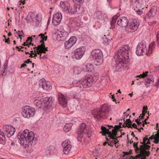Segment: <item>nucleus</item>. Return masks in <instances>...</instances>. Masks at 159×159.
<instances>
[{
  "label": "nucleus",
  "mask_w": 159,
  "mask_h": 159,
  "mask_svg": "<svg viewBox=\"0 0 159 159\" xmlns=\"http://www.w3.org/2000/svg\"><path fill=\"white\" fill-rule=\"evenodd\" d=\"M129 50V47L128 45L121 47L117 53L116 59L112 63V66L117 70L121 68L123 66V65L128 62Z\"/></svg>",
  "instance_id": "obj_1"
},
{
  "label": "nucleus",
  "mask_w": 159,
  "mask_h": 159,
  "mask_svg": "<svg viewBox=\"0 0 159 159\" xmlns=\"http://www.w3.org/2000/svg\"><path fill=\"white\" fill-rule=\"evenodd\" d=\"M19 142L22 145L29 143L31 146L35 145L37 142V139L34 137L33 132H29L28 129L25 130L22 133H19L17 135Z\"/></svg>",
  "instance_id": "obj_2"
},
{
  "label": "nucleus",
  "mask_w": 159,
  "mask_h": 159,
  "mask_svg": "<svg viewBox=\"0 0 159 159\" xmlns=\"http://www.w3.org/2000/svg\"><path fill=\"white\" fill-rule=\"evenodd\" d=\"M39 93H36V98H37L34 101V104L38 107L43 108L44 110L50 109L52 108V105L53 103V98L52 97H46L41 98L40 97L38 96Z\"/></svg>",
  "instance_id": "obj_3"
},
{
  "label": "nucleus",
  "mask_w": 159,
  "mask_h": 159,
  "mask_svg": "<svg viewBox=\"0 0 159 159\" xmlns=\"http://www.w3.org/2000/svg\"><path fill=\"white\" fill-rule=\"evenodd\" d=\"M109 108L106 104H103L99 109H95L92 111V114L95 119H105L108 116Z\"/></svg>",
  "instance_id": "obj_4"
},
{
  "label": "nucleus",
  "mask_w": 159,
  "mask_h": 159,
  "mask_svg": "<svg viewBox=\"0 0 159 159\" xmlns=\"http://www.w3.org/2000/svg\"><path fill=\"white\" fill-rule=\"evenodd\" d=\"M78 134V139L79 141L81 142L83 134H86L87 137L89 138L91 136V131L89 129V126H87L84 123H81L79 128L77 131Z\"/></svg>",
  "instance_id": "obj_5"
},
{
  "label": "nucleus",
  "mask_w": 159,
  "mask_h": 159,
  "mask_svg": "<svg viewBox=\"0 0 159 159\" xmlns=\"http://www.w3.org/2000/svg\"><path fill=\"white\" fill-rule=\"evenodd\" d=\"M92 56L94 60L95 65L98 66L102 64L103 62L102 53L99 49H96L93 51Z\"/></svg>",
  "instance_id": "obj_6"
},
{
  "label": "nucleus",
  "mask_w": 159,
  "mask_h": 159,
  "mask_svg": "<svg viewBox=\"0 0 159 159\" xmlns=\"http://www.w3.org/2000/svg\"><path fill=\"white\" fill-rule=\"evenodd\" d=\"M136 53L138 56L146 55L149 56L145 42L139 43L136 48Z\"/></svg>",
  "instance_id": "obj_7"
},
{
  "label": "nucleus",
  "mask_w": 159,
  "mask_h": 159,
  "mask_svg": "<svg viewBox=\"0 0 159 159\" xmlns=\"http://www.w3.org/2000/svg\"><path fill=\"white\" fill-rule=\"evenodd\" d=\"M35 110L29 106H25L22 109L21 114L25 117L30 118L33 116L35 113Z\"/></svg>",
  "instance_id": "obj_8"
},
{
  "label": "nucleus",
  "mask_w": 159,
  "mask_h": 159,
  "mask_svg": "<svg viewBox=\"0 0 159 159\" xmlns=\"http://www.w3.org/2000/svg\"><path fill=\"white\" fill-rule=\"evenodd\" d=\"M101 129L102 130L101 133L102 134V135L104 136L106 134H107L109 135L108 137L110 138V139L117 140V139L115 137L117 135V131L116 129H112V132L109 131V129H107L106 128L102 126L101 127Z\"/></svg>",
  "instance_id": "obj_9"
},
{
  "label": "nucleus",
  "mask_w": 159,
  "mask_h": 159,
  "mask_svg": "<svg viewBox=\"0 0 159 159\" xmlns=\"http://www.w3.org/2000/svg\"><path fill=\"white\" fill-rule=\"evenodd\" d=\"M139 26V22L134 19L129 21L126 30L130 32H133L136 30Z\"/></svg>",
  "instance_id": "obj_10"
},
{
  "label": "nucleus",
  "mask_w": 159,
  "mask_h": 159,
  "mask_svg": "<svg viewBox=\"0 0 159 159\" xmlns=\"http://www.w3.org/2000/svg\"><path fill=\"white\" fill-rule=\"evenodd\" d=\"M3 130L8 137L10 138L12 136L15 132L14 127L11 125H6L3 127Z\"/></svg>",
  "instance_id": "obj_11"
},
{
  "label": "nucleus",
  "mask_w": 159,
  "mask_h": 159,
  "mask_svg": "<svg viewBox=\"0 0 159 159\" xmlns=\"http://www.w3.org/2000/svg\"><path fill=\"white\" fill-rule=\"evenodd\" d=\"M85 51L84 47H80L74 50V53L75 57L77 59H79L84 55Z\"/></svg>",
  "instance_id": "obj_12"
},
{
  "label": "nucleus",
  "mask_w": 159,
  "mask_h": 159,
  "mask_svg": "<svg viewBox=\"0 0 159 159\" xmlns=\"http://www.w3.org/2000/svg\"><path fill=\"white\" fill-rule=\"evenodd\" d=\"M150 146L149 145H141L140 146V148L141 149V155H142L141 159H145V156H148L150 154L149 151H146V149H148L150 148Z\"/></svg>",
  "instance_id": "obj_13"
},
{
  "label": "nucleus",
  "mask_w": 159,
  "mask_h": 159,
  "mask_svg": "<svg viewBox=\"0 0 159 159\" xmlns=\"http://www.w3.org/2000/svg\"><path fill=\"white\" fill-rule=\"evenodd\" d=\"M61 14L60 12L55 13L53 15L52 20V23L54 25H57L59 24L62 19Z\"/></svg>",
  "instance_id": "obj_14"
},
{
  "label": "nucleus",
  "mask_w": 159,
  "mask_h": 159,
  "mask_svg": "<svg viewBox=\"0 0 159 159\" xmlns=\"http://www.w3.org/2000/svg\"><path fill=\"white\" fill-rule=\"evenodd\" d=\"M128 22V19L126 17H122L118 20L117 24L121 27H127Z\"/></svg>",
  "instance_id": "obj_15"
},
{
  "label": "nucleus",
  "mask_w": 159,
  "mask_h": 159,
  "mask_svg": "<svg viewBox=\"0 0 159 159\" xmlns=\"http://www.w3.org/2000/svg\"><path fill=\"white\" fill-rule=\"evenodd\" d=\"M158 10H159L158 7L155 6L152 7L146 14V16L149 18L152 17L156 15Z\"/></svg>",
  "instance_id": "obj_16"
},
{
  "label": "nucleus",
  "mask_w": 159,
  "mask_h": 159,
  "mask_svg": "<svg viewBox=\"0 0 159 159\" xmlns=\"http://www.w3.org/2000/svg\"><path fill=\"white\" fill-rule=\"evenodd\" d=\"M39 86L42 87L44 90H50L52 89V86L49 82L46 81H43L39 84Z\"/></svg>",
  "instance_id": "obj_17"
},
{
  "label": "nucleus",
  "mask_w": 159,
  "mask_h": 159,
  "mask_svg": "<svg viewBox=\"0 0 159 159\" xmlns=\"http://www.w3.org/2000/svg\"><path fill=\"white\" fill-rule=\"evenodd\" d=\"M40 42L41 43V44L40 45H39L37 47V52H36L38 54H40V56H41L42 53H45L46 52L44 50H43L42 49L43 47H44V43L42 40H40Z\"/></svg>",
  "instance_id": "obj_18"
},
{
  "label": "nucleus",
  "mask_w": 159,
  "mask_h": 159,
  "mask_svg": "<svg viewBox=\"0 0 159 159\" xmlns=\"http://www.w3.org/2000/svg\"><path fill=\"white\" fill-rule=\"evenodd\" d=\"M59 103L64 107L66 106L67 104V99L64 96L61 94V96L59 97Z\"/></svg>",
  "instance_id": "obj_19"
},
{
  "label": "nucleus",
  "mask_w": 159,
  "mask_h": 159,
  "mask_svg": "<svg viewBox=\"0 0 159 159\" xmlns=\"http://www.w3.org/2000/svg\"><path fill=\"white\" fill-rule=\"evenodd\" d=\"M69 4L66 1H61L60 3V6L63 11L65 12H67L68 10Z\"/></svg>",
  "instance_id": "obj_20"
},
{
  "label": "nucleus",
  "mask_w": 159,
  "mask_h": 159,
  "mask_svg": "<svg viewBox=\"0 0 159 159\" xmlns=\"http://www.w3.org/2000/svg\"><path fill=\"white\" fill-rule=\"evenodd\" d=\"M84 70L85 71H92L93 67L92 64H88L84 66Z\"/></svg>",
  "instance_id": "obj_21"
},
{
  "label": "nucleus",
  "mask_w": 159,
  "mask_h": 159,
  "mask_svg": "<svg viewBox=\"0 0 159 159\" xmlns=\"http://www.w3.org/2000/svg\"><path fill=\"white\" fill-rule=\"evenodd\" d=\"M66 13H70L71 14H75L76 13V5L75 4L73 6L68 8V10Z\"/></svg>",
  "instance_id": "obj_22"
},
{
  "label": "nucleus",
  "mask_w": 159,
  "mask_h": 159,
  "mask_svg": "<svg viewBox=\"0 0 159 159\" xmlns=\"http://www.w3.org/2000/svg\"><path fill=\"white\" fill-rule=\"evenodd\" d=\"M6 143V139L4 133L0 130V144L4 145Z\"/></svg>",
  "instance_id": "obj_23"
},
{
  "label": "nucleus",
  "mask_w": 159,
  "mask_h": 159,
  "mask_svg": "<svg viewBox=\"0 0 159 159\" xmlns=\"http://www.w3.org/2000/svg\"><path fill=\"white\" fill-rule=\"evenodd\" d=\"M72 125V124L71 123L66 124L63 128L64 131L66 132L69 131L71 129Z\"/></svg>",
  "instance_id": "obj_24"
},
{
  "label": "nucleus",
  "mask_w": 159,
  "mask_h": 159,
  "mask_svg": "<svg viewBox=\"0 0 159 159\" xmlns=\"http://www.w3.org/2000/svg\"><path fill=\"white\" fill-rule=\"evenodd\" d=\"M155 46V43L154 42H152L151 43L149 46V49L148 51V53L149 54V56L150 54L152 52V50L154 49Z\"/></svg>",
  "instance_id": "obj_25"
},
{
  "label": "nucleus",
  "mask_w": 159,
  "mask_h": 159,
  "mask_svg": "<svg viewBox=\"0 0 159 159\" xmlns=\"http://www.w3.org/2000/svg\"><path fill=\"white\" fill-rule=\"evenodd\" d=\"M119 17V16L117 15L114 16L112 18V20L111 22V26L110 27L112 29H114L115 28V24L116 23V19Z\"/></svg>",
  "instance_id": "obj_26"
},
{
  "label": "nucleus",
  "mask_w": 159,
  "mask_h": 159,
  "mask_svg": "<svg viewBox=\"0 0 159 159\" xmlns=\"http://www.w3.org/2000/svg\"><path fill=\"white\" fill-rule=\"evenodd\" d=\"M81 84L84 88L89 87L92 85L91 83H89L88 81L85 80L82 81Z\"/></svg>",
  "instance_id": "obj_27"
},
{
  "label": "nucleus",
  "mask_w": 159,
  "mask_h": 159,
  "mask_svg": "<svg viewBox=\"0 0 159 159\" xmlns=\"http://www.w3.org/2000/svg\"><path fill=\"white\" fill-rule=\"evenodd\" d=\"M84 80H86L89 83H90L92 84L93 81V78L91 75H87L85 76Z\"/></svg>",
  "instance_id": "obj_28"
},
{
  "label": "nucleus",
  "mask_w": 159,
  "mask_h": 159,
  "mask_svg": "<svg viewBox=\"0 0 159 159\" xmlns=\"http://www.w3.org/2000/svg\"><path fill=\"white\" fill-rule=\"evenodd\" d=\"M154 80L151 78V77H148L147 80L146 81L145 85L148 87L150 85V84H151L153 82Z\"/></svg>",
  "instance_id": "obj_29"
},
{
  "label": "nucleus",
  "mask_w": 159,
  "mask_h": 159,
  "mask_svg": "<svg viewBox=\"0 0 159 159\" xmlns=\"http://www.w3.org/2000/svg\"><path fill=\"white\" fill-rule=\"evenodd\" d=\"M71 148V145H68L67 146V147L65 148H63V151L65 154H68L70 151Z\"/></svg>",
  "instance_id": "obj_30"
},
{
  "label": "nucleus",
  "mask_w": 159,
  "mask_h": 159,
  "mask_svg": "<svg viewBox=\"0 0 159 159\" xmlns=\"http://www.w3.org/2000/svg\"><path fill=\"white\" fill-rule=\"evenodd\" d=\"M83 11V8L82 7L78 6L76 5V13L80 14Z\"/></svg>",
  "instance_id": "obj_31"
},
{
  "label": "nucleus",
  "mask_w": 159,
  "mask_h": 159,
  "mask_svg": "<svg viewBox=\"0 0 159 159\" xmlns=\"http://www.w3.org/2000/svg\"><path fill=\"white\" fill-rule=\"evenodd\" d=\"M116 140H109V143H108V144L109 146H110L111 147H112L113 145H112L113 144H115V146L116 147H118L119 146L118 145H117V143H118V141H117V142H116Z\"/></svg>",
  "instance_id": "obj_32"
},
{
  "label": "nucleus",
  "mask_w": 159,
  "mask_h": 159,
  "mask_svg": "<svg viewBox=\"0 0 159 159\" xmlns=\"http://www.w3.org/2000/svg\"><path fill=\"white\" fill-rule=\"evenodd\" d=\"M77 40V39L75 37L73 36L70 37L69 39V40L71 43V44L73 45L75 43Z\"/></svg>",
  "instance_id": "obj_33"
},
{
  "label": "nucleus",
  "mask_w": 159,
  "mask_h": 159,
  "mask_svg": "<svg viewBox=\"0 0 159 159\" xmlns=\"http://www.w3.org/2000/svg\"><path fill=\"white\" fill-rule=\"evenodd\" d=\"M64 45L65 48L66 49L69 48L73 46L69 40L65 42Z\"/></svg>",
  "instance_id": "obj_34"
},
{
  "label": "nucleus",
  "mask_w": 159,
  "mask_h": 159,
  "mask_svg": "<svg viewBox=\"0 0 159 159\" xmlns=\"http://www.w3.org/2000/svg\"><path fill=\"white\" fill-rule=\"evenodd\" d=\"M73 72L74 74L75 75L79 74L80 73V69L79 67H76L74 68Z\"/></svg>",
  "instance_id": "obj_35"
},
{
  "label": "nucleus",
  "mask_w": 159,
  "mask_h": 159,
  "mask_svg": "<svg viewBox=\"0 0 159 159\" xmlns=\"http://www.w3.org/2000/svg\"><path fill=\"white\" fill-rule=\"evenodd\" d=\"M110 42V40L109 39L106 37L103 39V42L105 45H107L109 44Z\"/></svg>",
  "instance_id": "obj_36"
},
{
  "label": "nucleus",
  "mask_w": 159,
  "mask_h": 159,
  "mask_svg": "<svg viewBox=\"0 0 159 159\" xmlns=\"http://www.w3.org/2000/svg\"><path fill=\"white\" fill-rule=\"evenodd\" d=\"M70 142L69 141H65L63 142L61 144L62 147L63 148H65L67 147L68 145H70L69 144Z\"/></svg>",
  "instance_id": "obj_37"
},
{
  "label": "nucleus",
  "mask_w": 159,
  "mask_h": 159,
  "mask_svg": "<svg viewBox=\"0 0 159 159\" xmlns=\"http://www.w3.org/2000/svg\"><path fill=\"white\" fill-rule=\"evenodd\" d=\"M75 3L78 5L82 4L84 2V0H72Z\"/></svg>",
  "instance_id": "obj_38"
},
{
  "label": "nucleus",
  "mask_w": 159,
  "mask_h": 159,
  "mask_svg": "<svg viewBox=\"0 0 159 159\" xmlns=\"http://www.w3.org/2000/svg\"><path fill=\"white\" fill-rule=\"evenodd\" d=\"M41 36V38L42 39V40H41L43 41H43H46L47 40V36H46L45 37L44 36V34H41L38 35L39 37Z\"/></svg>",
  "instance_id": "obj_39"
},
{
  "label": "nucleus",
  "mask_w": 159,
  "mask_h": 159,
  "mask_svg": "<svg viewBox=\"0 0 159 159\" xmlns=\"http://www.w3.org/2000/svg\"><path fill=\"white\" fill-rule=\"evenodd\" d=\"M148 73V71H146L145 72H143L142 75H137L136 77H139L140 78H143L147 76V74Z\"/></svg>",
  "instance_id": "obj_40"
},
{
  "label": "nucleus",
  "mask_w": 159,
  "mask_h": 159,
  "mask_svg": "<svg viewBox=\"0 0 159 159\" xmlns=\"http://www.w3.org/2000/svg\"><path fill=\"white\" fill-rule=\"evenodd\" d=\"M134 10L136 13L138 15H141L143 13V10L141 9H138L136 10L134 9Z\"/></svg>",
  "instance_id": "obj_41"
},
{
  "label": "nucleus",
  "mask_w": 159,
  "mask_h": 159,
  "mask_svg": "<svg viewBox=\"0 0 159 159\" xmlns=\"http://www.w3.org/2000/svg\"><path fill=\"white\" fill-rule=\"evenodd\" d=\"M130 111V109H127L126 112H125L124 113V115L122 117V118H123V119L124 120V121H125V116H126V117H127L129 115V114L127 113V112H128L129 111Z\"/></svg>",
  "instance_id": "obj_42"
},
{
  "label": "nucleus",
  "mask_w": 159,
  "mask_h": 159,
  "mask_svg": "<svg viewBox=\"0 0 159 159\" xmlns=\"http://www.w3.org/2000/svg\"><path fill=\"white\" fill-rule=\"evenodd\" d=\"M128 124H131V122L130 119H127L126 121L124 122V124L122 125V126L123 127H124L126 126L125 124L126 125Z\"/></svg>",
  "instance_id": "obj_43"
},
{
  "label": "nucleus",
  "mask_w": 159,
  "mask_h": 159,
  "mask_svg": "<svg viewBox=\"0 0 159 159\" xmlns=\"http://www.w3.org/2000/svg\"><path fill=\"white\" fill-rule=\"evenodd\" d=\"M36 20L38 21L39 22L41 20V15L40 14H38L36 17Z\"/></svg>",
  "instance_id": "obj_44"
},
{
  "label": "nucleus",
  "mask_w": 159,
  "mask_h": 159,
  "mask_svg": "<svg viewBox=\"0 0 159 159\" xmlns=\"http://www.w3.org/2000/svg\"><path fill=\"white\" fill-rule=\"evenodd\" d=\"M140 147L138 148L135 149V152L136 153H138L139 152L140 154L141 155V149L140 148Z\"/></svg>",
  "instance_id": "obj_45"
},
{
  "label": "nucleus",
  "mask_w": 159,
  "mask_h": 159,
  "mask_svg": "<svg viewBox=\"0 0 159 159\" xmlns=\"http://www.w3.org/2000/svg\"><path fill=\"white\" fill-rule=\"evenodd\" d=\"M148 140V138L147 137L146 138H144L143 139V145H146V141Z\"/></svg>",
  "instance_id": "obj_46"
},
{
  "label": "nucleus",
  "mask_w": 159,
  "mask_h": 159,
  "mask_svg": "<svg viewBox=\"0 0 159 159\" xmlns=\"http://www.w3.org/2000/svg\"><path fill=\"white\" fill-rule=\"evenodd\" d=\"M17 34H18V35L19 36V37H20L23 34V33L22 30L21 31L18 30L17 32Z\"/></svg>",
  "instance_id": "obj_47"
},
{
  "label": "nucleus",
  "mask_w": 159,
  "mask_h": 159,
  "mask_svg": "<svg viewBox=\"0 0 159 159\" xmlns=\"http://www.w3.org/2000/svg\"><path fill=\"white\" fill-rule=\"evenodd\" d=\"M156 136L155 135H152V136H151L150 137H149V139H148L149 140H153V139H155L156 138Z\"/></svg>",
  "instance_id": "obj_48"
},
{
  "label": "nucleus",
  "mask_w": 159,
  "mask_h": 159,
  "mask_svg": "<svg viewBox=\"0 0 159 159\" xmlns=\"http://www.w3.org/2000/svg\"><path fill=\"white\" fill-rule=\"evenodd\" d=\"M121 125H115L114 127L113 128L114 129H116V130L117 129H119V128H121Z\"/></svg>",
  "instance_id": "obj_49"
},
{
  "label": "nucleus",
  "mask_w": 159,
  "mask_h": 159,
  "mask_svg": "<svg viewBox=\"0 0 159 159\" xmlns=\"http://www.w3.org/2000/svg\"><path fill=\"white\" fill-rule=\"evenodd\" d=\"M33 39L32 38V37H28L27 39V40H26V42L28 43V42L30 41L31 42H32Z\"/></svg>",
  "instance_id": "obj_50"
},
{
  "label": "nucleus",
  "mask_w": 159,
  "mask_h": 159,
  "mask_svg": "<svg viewBox=\"0 0 159 159\" xmlns=\"http://www.w3.org/2000/svg\"><path fill=\"white\" fill-rule=\"evenodd\" d=\"M138 143L139 142L136 143H133V146L134 147V148H135V149L139 148V147L138 146Z\"/></svg>",
  "instance_id": "obj_51"
},
{
  "label": "nucleus",
  "mask_w": 159,
  "mask_h": 159,
  "mask_svg": "<svg viewBox=\"0 0 159 159\" xmlns=\"http://www.w3.org/2000/svg\"><path fill=\"white\" fill-rule=\"evenodd\" d=\"M147 110H148L147 107V106H146V107L144 106L143 107L142 112H144L145 113H147Z\"/></svg>",
  "instance_id": "obj_52"
},
{
  "label": "nucleus",
  "mask_w": 159,
  "mask_h": 159,
  "mask_svg": "<svg viewBox=\"0 0 159 159\" xmlns=\"http://www.w3.org/2000/svg\"><path fill=\"white\" fill-rule=\"evenodd\" d=\"M157 129H156V130H157ZM155 135L156 136V138H159V129H158V130L157 131V133Z\"/></svg>",
  "instance_id": "obj_53"
},
{
  "label": "nucleus",
  "mask_w": 159,
  "mask_h": 159,
  "mask_svg": "<svg viewBox=\"0 0 159 159\" xmlns=\"http://www.w3.org/2000/svg\"><path fill=\"white\" fill-rule=\"evenodd\" d=\"M153 142H154L155 143H158L159 142V138H155V139H154V141Z\"/></svg>",
  "instance_id": "obj_54"
},
{
  "label": "nucleus",
  "mask_w": 159,
  "mask_h": 159,
  "mask_svg": "<svg viewBox=\"0 0 159 159\" xmlns=\"http://www.w3.org/2000/svg\"><path fill=\"white\" fill-rule=\"evenodd\" d=\"M132 127H133L134 128H135L136 129H138V128H137V125L135 124V123H133L132 125H131Z\"/></svg>",
  "instance_id": "obj_55"
},
{
  "label": "nucleus",
  "mask_w": 159,
  "mask_h": 159,
  "mask_svg": "<svg viewBox=\"0 0 159 159\" xmlns=\"http://www.w3.org/2000/svg\"><path fill=\"white\" fill-rule=\"evenodd\" d=\"M6 61H7V62H8V61L7 60H6ZM7 65H8L7 62V63L5 62V64L4 65V69H7Z\"/></svg>",
  "instance_id": "obj_56"
},
{
  "label": "nucleus",
  "mask_w": 159,
  "mask_h": 159,
  "mask_svg": "<svg viewBox=\"0 0 159 159\" xmlns=\"http://www.w3.org/2000/svg\"><path fill=\"white\" fill-rule=\"evenodd\" d=\"M132 2H137L139 3V2L141 1H142V0H132Z\"/></svg>",
  "instance_id": "obj_57"
},
{
  "label": "nucleus",
  "mask_w": 159,
  "mask_h": 159,
  "mask_svg": "<svg viewBox=\"0 0 159 159\" xmlns=\"http://www.w3.org/2000/svg\"><path fill=\"white\" fill-rule=\"evenodd\" d=\"M25 63H32V61H30V59H28L27 61H25Z\"/></svg>",
  "instance_id": "obj_58"
},
{
  "label": "nucleus",
  "mask_w": 159,
  "mask_h": 159,
  "mask_svg": "<svg viewBox=\"0 0 159 159\" xmlns=\"http://www.w3.org/2000/svg\"><path fill=\"white\" fill-rule=\"evenodd\" d=\"M48 48H46L45 46V45H44V47H43V50H44V51L45 52L46 51H48V49H47Z\"/></svg>",
  "instance_id": "obj_59"
},
{
  "label": "nucleus",
  "mask_w": 159,
  "mask_h": 159,
  "mask_svg": "<svg viewBox=\"0 0 159 159\" xmlns=\"http://www.w3.org/2000/svg\"><path fill=\"white\" fill-rule=\"evenodd\" d=\"M16 48H18V51H22V52H23V50H21V48H19V47L18 46H16Z\"/></svg>",
  "instance_id": "obj_60"
},
{
  "label": "nucleus",
  "mask_w": 159,
  "mask_h": 159,
  "mask_svg": "<svg viewBox=\"0 0 159 159\" xmlns=\"http://www.w3.org/2000/svg\"><path fill=\"white\" fill-rule=\"evenodd\" d=\"M142 117H141V118H143V116H145V113H146L145 112H142Z\"/></svg>",
  "instance_id": "obj_61"
},
{
  "label": "nucleus",
  "mask_w": 159,
  "mask_h": 159,
  "mask_svg": "<svg viewBox=\"0 0 159 159\" xmlns=\"http://www.w3.org/2000/svg\"><path fill=\"white\" fill-rule=\"evenodd\" d=\"M159 38V32H158L157 34V41H158V38Z\"/></svg>",
  "instance_id": "obj_62"
},
{
  "label": "nucleus",
  "mask_w": 159,
  "mask_h": 159,
  "mask_svg": "<svg viewBox=\"0 0 159 159\" xmlns=\"http://www.w3.org/2000/svg\"><path fill=\"white\" fill-rule=\"evenodd\" d=\"M10 41V40H9V39L8 38L6 40L5 42L6 43H7L8 44H10V43L8 42H9Z\"/></svg>",
  "instance_id": "obj_63"
},
{
  "label": "nucleus",
  "mask_w": 159,
  "mask_h": 159,
  "mask_svg": "<svg viewBox=\"0 0 159 159\" xmlns=\"http://www.w3.org/2000/svg\"><path fill=\"white\" fill-rule=\"evenodd\" d=\"M26 66V64H23L21 65L20 68H22V67H24L25 66Z\"/></svg>",
  "instance_id": "obj_64"
}]
</instances>
